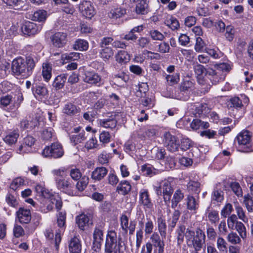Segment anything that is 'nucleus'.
Returning a JSON list of instances; mask_svg holds the SVG:
<instances>
[{
	"label": "nucleus",
	"instance_id": "nucleus-3",
	"mask_svg": "<svg viewBox=\"0 0 253 253\" xmlns=\"http://www.w3.org/2000/svg\"><path fill=\"white\" fill-rule=\"evenodd\" d=\"M185 237L187 246L196 250H200L205 243L206 235L199 228H196L195 232L189 228L186 229Z\"/></svg>",
	"mask_w": 253,
	"mask_h": 253
},
{
	"label": "nucleus",
	"instance_id": "nucleus-50",
	"mask_svg": "<svg viewBox=\"0 0 253 253\" xmlns=\"http://www.w3.org/2000/svg\"><path fill=\"white\" fill-rule=\"evenodd\" d=\"M165 24L172 30H175L179 28L178 21L173 17H171L169 19H167L165 22Z\"/></svg>",
	"mask_w": 253,
	"mask_h": 253
},
{
	"label": "nucleus",
	"instance_id": "nucleus-40",
	"mask_svg": "<svg viewBox=\"0 0 253 253\" xmlns=\"http://www.w3.org/2000/svg\"><path fill=\"white\" fill-rule=\"evenodd\" d=\"M184 194L180 190H177L174 192L171 199V208L175 209L178 204L183 199Z\"/></svg>",
	"mask_w": 253,
	"mask_h": 253
},
{
	"label": "nucleus",
	"instance_id": "nucleus-36",
	"mask_svg": "<svg viewBox=\"0 0 253 253\" xmlns=\"http://www.w3.org/2000/svg\"><path fill=\"white\" fill-rule=\"evenodd\" d=\"M187 209L190 211H196L199 207L198 202L191 195H188L185 199Z\"/></svg>",
	"mask_w": 253,
	"mask_h": 253
},
{
	"label": "nucleus",
	"instance_id": "nucleus-53",
	"mask_svg": "<svg viewBox=\"0 0 253 253\" xmlns=\"http://www.w3.org/2000/svg\"><path fill=\"white\" fill-rule=\"evenodd\" d=\"M244 203L249 212L253 211V200L252 197L249 194L244 196Z\"/></svg>",
	"mask_w": 253,
	"mask_h": 253
},
{
	"label": "nucleus",
	"instance_id": "nucleus-13",
	"mask_svg": "<svg viewBox=\"0 0 253 253\" xmlns=\"http://www.w3.org/2000/svg\"><path fill=\"white\" fill-rule=\"evenodd\" d=\"M35 142V139L32 136L28 135L25 137L22 141V143L19 147L17 152L20 154L31 152L32 147Z\"/></svg>",
	"mask_w": 253,
	"mask_h": 253
},
{
	"label": "nucleus",
	"instance_id": "nucleus-56",
	"mask_svg": "<svg viewBox=\"0 0 253 253\" xmlns=\"http://www.w3.org/2000/svg\"><path fill=\"white\" fill-rule=\"evenodd\" d=\"M236 213L238 218L244 222H247L248 218L245 214V212L243 209L240 206H236L235 208Z\"/></svg>",
	"mask_w": 253,
	"mask_h": 253
},
{
	"label": "nucleus",
	"instance_id": "nucleus-6",
	"mask_svg": "<svg viewBox=\"0 0 253 253\" xmlns=\"http://www.w3.org/2000/svg\"><path fill=\"white\" fill-rule=\"evenodd\" d=\"M66 213L60 211L57 215V223L59 229L56 231L54 238L55 246L56 251H58L59 244L61 241V234L63 233L66 228Z\"/></svg>",
	"mask_w": 253,
	"mask_h": 253
},
{
	"label": "nucleus",
	"instance_id": "nucleus-15",
	"mask_svg": "<svg viewBox=\"0 0 253 253\" xmlns=\"http://www.w3.org/2000/svg\"><path fill=\"white\" fill-rule=\"evenodd\" d=\"M84 76V81L87 84L97 85L101 84V77L94 71H85Z\"/></svg>",
	"mask_w": 253,
	"mask_h": 253
},
{
	"label": "nucleus",
	"instance_id": "nucleus-61",
	"mask_svg": "<svg viewBox=\"0 0 253 253\" xmlns=\"http://www.w3.org/2000/svg\"><path fill=\"white\" fill-rule=\"evenodd\" d=\"M35 190L37 193L44 197L47 198L48 196H50L51 194L47 190H46L44 187L40 184L36 186Z\"/></svg>",
	"mask_w": 253,
	"mask_h": 253
},
{
	"label": "nucleus",
	"instance_id": "nucleus-25",
	"mask_svg": "<svg viewBox=\"0 0 253 253\" xmlns=\"http://www.w3.org/2000/svg\"><path fill=\"white\" fill-rule=\"evenodd\" d=\"M33 92L36 97H39L41 99L47 98L48 96V90L46 87L42 84L33 86Z\"/></svg>",
	"mask_w": 253,
	"mask_h": 253
},
{
	"label": "nucleus",
	"instance_id": "nucleus-41",
	"mask_svg": "<svg viewBox=\"0 0 253 253\" xmlns=\"http://www.w3.org/2000/svg\"><path fill=\"white\" fill-rule=\"evenodd\" d=\"M52 67L49 63H45L42 64V75L46 82H48L51 77Z\"/></svg>",
	"mask_w": 253,
	"mask_h": 253
},
{
	"label": "nucleus",
	"instance_id": "nucleus-20",
	"mask_svg": "<svg viewBox=\"0 0 253 253\" xmlns=\"http://www.w3.org/2000/svg\"><path fill=\"white\" fill-rule=\"evenodd\" d=\"M103 241V233L102 230L96 227L93 232V248L95 250H100L102 242Z\"/></svg>",
	"mask_w": 253,
	"mask_h": 253
},
{
	"label": "nucleus",
	"instance_id": "nucleus-45",
	"mask_svg": "<svg viewBox=\"0 0 253 253\" xmlns=\"http://www.w3.org/2000/svg\"><path fill=\"white\" fill-rule=\"evenodd\" d=\"M208 220L213 224H216L219 220L218 212L215 210L209 211L207 212Z\"/></svg>",
	"mask_w": 253,
	"mask_h": 253
},
{
	"label": "nucleus",
	"instance_id": "nucleus-54",
	"mask_svg": "<svg viewBox=\"0 0 253 253\" xmlns=\"http://www.w3.org/2000/svg\"><path fill=\"white\" fill-rule=\"evenodd\" d=\"M230 188L232 191L238 197H242L243 195V192L242 188L238 182H231L230 185Z\"/></svg>",
	"mask_w": 253,
	"mask_h": 253
},
{
	"label": "nucleus",
	"instance_id": "nucleus-57",
	"mask_svg": "<svg viewBox=\"0 0 253 253\" xmlns=\"http://www.w3.org/2000/svg\"><path fill=\"white\" fill-rule=\"evenodd\" d=\"M24 183V180L20 178L17 177L14 179L10 185V188L15 191L18 187L23 185Z\"/></svg>",
	"mask_w": 253,
	"mask_h": 253
},
{
	"label": "nucleus",
	"instance_id": "nucleus-59",
	"mask_svg": "<svg viewBox=\"0 0 253 253\" xmlns=\"http://www.w3.org/2000/svg\"><path fill=\"white\" fill-rule=\"evenodd\" d=\"M194 86V84L192 81L184 80L180 86V90L182 91H188L191 89Z\"/></svg>",
	"mask_w": 253,
	"mask_h": 253
},
{
	"label": "nucleus",
	"instance_id": "nucleus-64",
	"mask_svg": "<svg viewBox=\"0 0 253 253\" xmlns=\"http://www.w3.org/2000/svg\"><path fill=\"white\" fill-rule=\"evenodd\" d=\"M111 136L109 132L103 131L99 135L100 142L103 144H106L110 141Z\"/></svg>",
	"mask_w": 253,
	"mask_h": 253
},
{
	"label": "nucleus",
	"instance_id": "nucleus-58",
	"mask_svg": "<svg viewBox=\"0 0 253 253\" xmlns=\"http://www.w3.org/2000/svg\"><path fill=\"white\" fill-rule=\"evenodd\" d=\"M217 247L220 252L227 251V243L225 240L221 237H218L216 242Z\"/></svg>",
	"mask_w": 253,
	"mask_h": 253
},
{
	"label": "nucleus",
	"instance_id": "nucleus-10",
	"mask_svg": "<svg viewBox=\"0 0 253 253\" xmlns=\"http://www.w3.org/2000/svg\"><path fill=\"white\" fill-rule=\"evenodd\" d=\"M79 9L82 15L86 18L91 19L96 14L94 6L90 1H83L79 4Z\"/></svg>",
	"mask_w": 253,
	"mask_h": 253
},
{
	"label": "nucleus",
	"instance_id": "nucleus-63",
	"mask_svg": "<svg viewBox=\"0 0 253 253\" xmlns=\"http://www.w3.org/2000/svg\"><path fill=\"white\" fill-rule=\"evenodd\" d=\"M149 34L153 40L162 41L164 39V36L156 30H151Z\"/></svg>",
	"mask_w": 253,
	"mask_h": 253
},
{
	"label": "nucleus",
	"instance_id": "nucleus-24",
	"mask_svg": "<svg viewBox=\"0 0 253 253\" xmlns=\"http://www.w3.org/2000/svg\"><path fill=\"white\" fill-rule=\"evenodd\" d=\"M126 9L120 7H112L108 13V16L111 19H117L126 14Z\"/></svg>",
	"mask_w": 253,
	"mask_h": 253
},
{
	"label": "nucleus",
	"instance_id": "nucleus-22",
	"mask_svg": "<svg viewBox=\"0 0 253 253\" xmlns=\"http://www.w3.org/2000/svg\"><path fill=\"white\" fill-rule=\"evenodd\" d=\"M82 245L81 241L77 237L71 239L69 243V251L70 253H81Z\"/></svg>",
	"mask_w": 253,
	"mask_h": 253
},
{
	"label": "nucleus",
	"instance_id": "nucleus-62",
	"mask_svg": "<svg viewBox=\"0 0 253 253\" xmlns=\"http://www.w3.org/2000/svg\"><path fill=\"white\" fill-rule=\"evenodd\" d=\"M166 79L167 82L170 85H172L177 83L179 81V75L178 73H176L172 75H167Z\"/></svg>",
	"mask_w": 253,
	"mask_h": 253
},
{
	"label": "nucleus",
	"instance_id": "nucleus-8",
	"mask_svg": "<svg viewBox=\"0 0 253 253\" xmlns=\"http://www.w3.org/2000/svg\"><path fill=\"white\" fill-rule=\"evenodd\" d=\"M108 114H110L109 116V118L99 120V124L104 128L113 129L116 127L117 123L120 121V118H124V115L121 113L116 112H112L108 113Z\"/></svg>",
	"mask_w": 253,
	"mask_h": 253
},
{
	"label": "nucleus",
	"instance_id": "nucleus-46",
	"mask_svg": "<svg viewBox=\"0 0 253 253\" xmlns=\"http://www.w3.org/2000/svg\"><path fill=\"white\" fill-rule=\"evenodd\" d=\"M195 113L198 115H206L209 113L210 109L206 103H198L195 105Z\"/></svg>",
	"mask_w": 253,
	"mask_h": 253
},
{
	"label": "nucleus",
	"instance_id": "nucleus-21",
	"mask_svg": "<svg viewBox=\"0 0 253 253\" xmlns=\"http://www.w3.org/2000/svg\"><path fill=\"white\" fill-rule=\"evenodd\" d=\"M108 169L104 167L96 168L92 172L91 178L94 181H99L107 175Z\"/></svg>",
	"mask_w": 253,
	"mask_h": 253
},
{
	"label": "nucleus",
	"instance_id": "nucleus-12",
	"mask_svg": "<svg viewBox=\"0 0 253 253\" xmlns=\"http://www.w3.org/2000/svg\"><path fill=\"white\" fill-rule=\"evenodd\" d=\"M42 29L41 25H37L36 23L27 21L21 27V30L24 35L28 36L34 35L38 33Z\"/></svg>",
	"mask_w": 253,
	"mask_h": 253
},
{
	"label": "nucleus",
	"instance_id": "nucleus-4",
	"mask_svg": "<svg viewBox=\"0 0 253 253\" xmlns=\"http://www.w3.org/2000/svg\"><path fill=\"white\" fill-rule=\"evenodd\" d=\"M124 252L122 239L117 237L115 231H109L106 238L104 253H124Z\"/></svg>",
	"mask_w": 253,
	"mask_h": 253
},
{
	"label": "nucleus",
	"instance_id": "nucleus-35",
	"mask_svg": "<svg viewBox=\"0 0 253 253\" xmlns=\"http://www.w3.org/2000/svg\"><path fill=\"white\" fill-rule=\"evenodd\" d=\"M211 202L221 203L224 200V192L220 189H214L211 193Z\"/></svg>",
	"mask_w": 253,
	"mask_h": 253
},
{
	"label": "nucleus",
	"instance_id": "nucleus-43",
	"mask_svg": "<svg viewBox=\"0 0 253 253\" xmlns=\"http://www.w3.org/2000/svg\"><path fill=\"white\" fill-rule=\"evenodd\" d=\"M116 60L121 64L125 63L129 60V55L126 51L121 50L116 55Z\"/></svg>",
	"mask_w": 253,
	"mask_h": 253
},
{
	"label": "nucleus",
	"instance_id": "nucleus-26",
	"mask_svg": "<svg viewBox=\"0 0 253 253\" xmlns=\"http://www.w3.org/2000/svg\"><path fill=\"white\" fill-rule=\"evenodd\" d=\"M149 0H141L137 3L135 6V12L138 14L144 15L147 14L149 9Z\"/></svg>",
	"mask_w": 253,
	"mask_h": 253
},
{
	"label": "nucleus",
	"instance_id": "nucleus-60",
	"mask_svg": "<svg viewBox=\"0 0 253 253\" xmlns=\"http://www.w3.org/2000/svg\"><path fill=\"white\" fill-rule=\"evenodd\" d=\"M205 43L203 39L200 37L196 38V43L194 46V49L196 52H200L203 51Z\"/></svg>",
	"mask_w": 253,
	"mask_h": 253
},
{
	"label": "nucleus",
	"instance_id": "nucleus-52",
	"mask_svg": "<svg viewBox=\"0 0 253 253\" xmlns=\"http://www.w3.org/2000/svg\"><path fill=\"white\" fill-rule=\"evenodd\" d=\"M200 183L197 181H190L187 184V188L189 191L195 193H199L200 191Z\"/></svg>",
	"mask_w": 253,
	"mask_h": 253
},
{
	"label": "nucleus",
	"instance_id": "nucleus-51",
	"mask_svg": "<svg viewBox=\"0 0 253 253\" xmlns=\"http://www.w3.org/2000/svg\"><path fill=\"white\" fill-rule=\"evenodd\" d=\"M227 105L229 107L240 108L243 106V104L241 100L238 97H234L231 98L228 101Z\"/></svg>",
	"mask_w": 253,
	"mask_h": 253
},
{
	"label": "nucleus",
	"instance_id": "nucleus-5",
	"mask_svg": "<svg viewBox=\"0 0 253 253\" xmlns=\"http://www.w3.org/2000/svg\"><path fill=\"white\" fill-rule=\"evenodd\" d=\"M236 141L240 151L246 153L253 151V147L251 145V134L250 131L245 130L241 132L236 137Z\"/></svg>",
	"mask_w": 253,
	"mask_h": 253
},
{
	"label": "nucleus",
	"instance_id": "nucleus-2",
	"mask_svg": "<svg viewBox=\"0 0 253 253\" xmlns=\"http://www.w3.org/2000/svg\"><path fill=\"white\" fill-rule=\"evenodd\" d=\"M38 61L37 57L32 55L26 56L25 59L17 58L12 61V70L16 75L27 78L32 74Z\"/></svg>",
	"mask_w": 253,
	"mask_h": 253
},
{
	"label": "nucleus",
	"instance_id": "nucleus-37",
	"mask_svg": "<svg viewBox=\"0 0 253 253\" xmlns=\"http://www.w3.org/2000/svg\"><path fill=\"white\" fill-rule=\"evenodd\" d=\"M47 17V12L43 10H37L32 15L31 19L33 21L42 22L44 21Z\"/></svg>",
	"mask_w": 253,
	"mask_h": 253
},
{
	"label": "nucleus",
	"instance_id": "nucleus-39",
	"mask_svg": "<svg viewBox=\"0 0 253 253\" xmlns=\"http://www.w3.org/2000/svg\"><path fill=\"white\" fill-rule=\"evenodd\" d=\"M87 137V134L84 130H82L78 134L73 135L71 136L70 139L72 142L74 143V145L78 143H82L86 139Z\"/></svg>",
	"mask_w": 253,
	"mask_h": 253
},
{
	"label": "nucleus",
	"instance_id": "nucleus-31",
	"mask_svg": "<svg viewBox=\"0 0 253 253\" xmlns=\"http://www.w3.org/2000/svg\"><path fill=\"white\" fill-rule=\"evenodd\" d=\"M158 229L162 239H165L167 236V224L166 220L160 217L158 218Z\"/></svg>",
	"mask_w": 253,
	"mask_h": 253
},
{
	"label": "nucleus",
	"instance_id": "nucleus-34",
	"mask_svg": "<svg viewBox=\"0 0 253 253\" xmlns=\"http://www.w3.org/2000/svg\"><path fill=\"white\" fill-rule=\"evenodd\" d=\"M67 79V75L62 74L58 75L55 79L53 86L55 87L56 89H59L63 87Z\"/></svg>",
	"mask_w": 253,
	"mask_h": 253
},
{
	"label": "nucleus",
	"instance_id": "nucleus-16",
	"mask_svg": "<svg viewBox=\"0 0 253 253\" xmlns=\"http://www.w3.org/2000/svg\"><path fill=\"white\" fill-rule=\"evenodd\" d=\"M51 39L55 47L61 48L67 43V34L63 32H56L51 36Z\"/></svg>",
	"mask_w": 253,
	"mask_h": 253
},
{
	"label": "nucleus",
	"instance_id": "nucleus-42",
	"mask_svg": "<svg viewBox=\"0 0 253 253\" xmlns=\"http://www.w3.org/2000/svg\"><path fill=\"white\" fill-rule=\"evenodd\" d=\"M5 201L9 206L15 208L18 205L17 196L14 193L8 192L5 196Z\"/></svg>",
	"mask_w": 253,
	"mask_h": 253
},
{
	"label": "nucleus",
	"instance_id": "nucleus-30",
	"mask_svg": "<svg viewBox=\"0 0 253 253\" xmlns=\"http://www.w3.org/2000/svg\"><path fill=\"white\" fill-rule=\"evenodd\" d=\"M141 171L143 174L146 176L152 177L155 175L161 173V171L159 169H155L149 165H144L141 167Z\"/></svg>",
	"mask_w": 253,
	"mask_h": 253
},
{
	"label": "nucleus",
	"instance_id": "nucleus-48",
	"mask_svg": "<svg viewBox=\"0 0 253 253\" xmlns=\"http://www.w3.org/2000/svg\"><path fill=\"white\" fill-rule=\"evenodd\" d=\"M228 242L232 245L240 244L241 243V240L237 234L234 232H231L228 234L227 237Z\"/></svg>",
	"mask_w": 253,
	"mask_h": 253
},
{
	"label": "nucleus",
	"instance_id": "nucleus-29",
	"mask_svg": "<svg viewBox=\"0 0 253 253\" xmlns=\"http://www.w3.org/2000/svg\"><path fill=\"white\" fill-rule=\"evenodd\" d=\"M215 70H213V71H217L218 72L219 77H223V78L221 79L219 81V83L225 79V74H224V72H229L231 69L230 66L229 64L225 63H222L218 64H216L215 65Z\"/></svg>",
	"mask_w": 253,
	"mask_h": 253
},
{
	"label": "nucleus",
	"instance_id": "nucleus-14",
	"mask_svg": "<svg viewBox=\"0 0 253 253\" xmlns=\"http://www.w3.org/2000/svg\"><path fill=\"white\" fill-rule=\"evenodd\" d=\"M139 204L143 207L145 210L153 208V204L149 196L148 190L141 189L139 192Z\"/></svg>",
	"mask_w": 253,
	"mask_h": 253
},
{
	"label": "nucleus",
	"instance_id": "nucleus-47",
	"mask_svg": "<svg viewBox=\"0 0 253 253\" xmlns=\"http://www.w3.org/2000/svg\"><path fill=\"white\" fill-rule=\"evenodd\" d=\"M114 52L111 47L101 48L100 51L101 57L104 60H107L113 56Z\"/></svg>",
	"mask_w": 253,
	"mask_h": 253
},
{
	"label": "nucleus",
	"instance_id": "nucleus-9",
	"mask_svg": "<svg viewBox=\"0 0 253 253\" xmlns=\"http://www.w3.org/2000/svg\"><path fill=\"white\" fill-rule=\"evenodd\" d=\"M163 142L168 151L171 152L178 151L179 147V140L169 132H166L164 134Z\"/></svg>",
	"mask_w": 253,
	"mask_h": 253
},
{
	"label": "nucleus",
	"instance_id": "nucleus-23",
	"mask_svg": "<svg viewBox=\"0 0 253 253\" xmlns=\"http://www.w3.org/2000/svg\"><path fill=\"white\" fill-rule=\"evenodd\" d=\"M62 112L68 116H73L80 113V108L74 103L68 102L64 105Z\"/></svg>",
	"mask_w": 253,
	"mask_h": 253
},
{
	"label": "nucleus",
	"instance_id": "nucleus-44",
	"mask_svg": "<svg viewBox=\"0 0 253 253\" xmlns=\"http://www.w3.org/2000/svg\"><path fill=\"white\" fill-rule=\"evenodd\" d=\"M88 47V42L84 40L79 39L77 40L73 45V48L75 49L81 51L86 50L87 49Z\"/></svg>",
	"mask_w": 253,
	"mask_h": 253
},
{
	"label": "nucleus",
	"instance_id": "nucleus-55",
	"mask_svg": "<svg viewBox=\"0 0 253 253\" xmlns=\"http://www.w3.org/2000/svg\"><path fill=\"white\" fill-rule=\"evenodd\" d=\"M225 37L226 39L231 42L232 41L234 38V35H235V30L233 26L231 25L227 26L225 29Z\"/></svg>",
	"mask_w": 253,
	"mask_h": 253
},
{
	"label": "nucleus",
	"instance_id": "nucleus-1",
	"mask_svg": "<svg viewBox=\"0 0 253 253\" xmlns=\"http://www.w3.org/2000/svg\"><path fill=\"white\" fill-rule=\"evenodd\" d=\"M194 69L197 75L198 83L203 86L202 89L205 92H208L212 85L216 84L223 78V77H219V73L217 71L210 68L206 69L199 64L195 65Z\"/></svg>",
	"mask_w": 253,
	"mask_h": 253
},
{
	"label": "nucleus",
	"instance_id": "nucleus-17",
	"mask_svg": "<svg viewBox=\"0 0 253 253\" xmlns=\"http://www.w3.org/2000/svg\"><path fill=\"white\" fill-rule=\"evenodd\" d=\"M164 239H161V237L157 232H154L150 237V240L152 241L156 249L154 250L153 253H163L164 251L165 243Z\"/></svg>",
	"mask_w": 253,
	"mask_h": 253
},
{
	"label": "nucleus",
	"instance_id": "nucleus-38",
	"mask_svg": "<svg viewBox=\"0 0 253 253\" xmlns=\"http://www.w3.org/2000/svg\"><path fill=\"white\" fill-rule=\"evenodd\" d=\"M186 229L185 226L183 225H181L178 226L176 233L177 234L176 239L177 244L178 246H180L184 241V237L186 232Z\"/></svg>",
	"mask_w": 253,
	"mask_h": 253
},
{
	"label": "nucleus",
	"instance_id": "nucleus-11",
	"mask_svg": "<svg viewBox=\"0 0 253 253\" xmlns=\"http://www.w3.org/2000/svg\"><path fill=\"white\" fill-rule=\"evenodd\" d=\"M55 182L58 190L69 195L73 193L72 189L74 188V184L69 178L57 177Z\"/></svg>",
	"mask_w": 253,
	"mask_h": 253
},
{
	"label": "nucleus",
	"instance_id": "nucleus-19",
	"mask_svg": "<svg viewBox=\"0 0 253 253\" xmlns=\"http://www.w3.org/2000/svg\"><path fill=\"white\" fill-rule=\"evenodd\" d=\"M16 215L21 223H29L31 219L30 210L24 208H20L16 212Z\"/></svg>",
	"mask_w": 253,
	"mask_h": 253
},
{
	"label": "nucleus",
	"instance_id": "nucleus-28",
	"mask_svg": "<svg viewBox=\"0 0 253 253\" xmlns=\"http://www.w3.org/2000/svg\"><path fill=\"white\" fill-rule=\"evenodd\" d=\"M90 219V215L81 214L76 217V223L80 229L84 230V227L88 225Z\"/></svg>",
	"mask_w": 253,
	"mask_h": 253
},
{
	"label": "nucleus",
	"instance_id": "nucleus-27",
	"mask_svg": "<svg viewBox=\"0 0 253 253\" xmlns=\"http://www.w3.org/2000/svg\"><path fill=\"white\" fill-rule=\"evenodd\" d=\"M131 189V185L126 180H122L118 184L117 187V191L119 194L123 195L127 194Z\"/></svg>",
	"mask_w": 253,
	"mask_h": 253
},
{
	"label": "nucleus",
	"instance_id": "nucleus-32",
	"mask_svg": "<svg viewBox=\"0 0 253 253\" xmlns=\"http://www.w3.org/2000/svg\"><path fill=\"white\" fill-rule=\"evenodd\" d=\"M180 215V212L179 210H175L172 214L171 217L168 220L169 228L171 231L175 227L176 223Z\"/></svg>",
	"mask_w": 253,
	"mask_h": 253
},
{
	"label": "nucleus",
	"instance_id": "nucleus-49",
	"mask_svg": "<svg viewBox=\"0 0 253 253\" xmlns=\"http://www.w3.org/2000/svg\"><path fill=\"white\" fill-rule=\"evenodd\" d=\"M234 227L242 238L245 239L246 238L247 232L246 227L242 222L241 221L237 222Z\"/></svg>",
	"mask_w": 253,
	"mask_h": 253
},
{
	"label": "nucleus",
	"instance_id": "nucleus-7",
	"mask_svg": "<svg viewBox=\"0 0 253 253\" xmlns=\"http://www.w3.org/2000/svg\"><path fill=\"white\" fill-rule=\"evenodd\" d=\"M42 154L44 157L57 159L63 156L64 150L60 143L58 142L53 143L50 146H46L43 150Z\"/></svg>",
	"mask_w": 253,
	"mask_h": 253
},
{
	"label": "nucleus",
	"instance_id": "nucleus-33",
	"mask_svg": "<svg viewBox=\"0 0 253 253\" xmlns=\"http://www.w3.org/2000/svg\"><path fill=\"white\" fill-rule=\"evenodd\" d=\"M19 136L18 131L14 130L5 136L3 138V140L6 143L11 145L17 142Z\"/></svg>",
	"mask_w": 253,
	"mask_h": 253
},
{
	"label": "nucleus",
	"instance_id": "nucleus-18",
	"mask_svg": "<svg viewBox=\"0 0 253 253\" xmlns=\"http://www.w3.org/2000/svg\"><path fill=\"white\" fill-rule=\"evenodd\" d=\"M161 187L163 190L164 200L165 203L169 202L171 195L173 192V189L171 183L168 180H164L161 182Z\"/></svg>",
	"mask_w": 253,
	"mask_h": 253
}]
</instances>
